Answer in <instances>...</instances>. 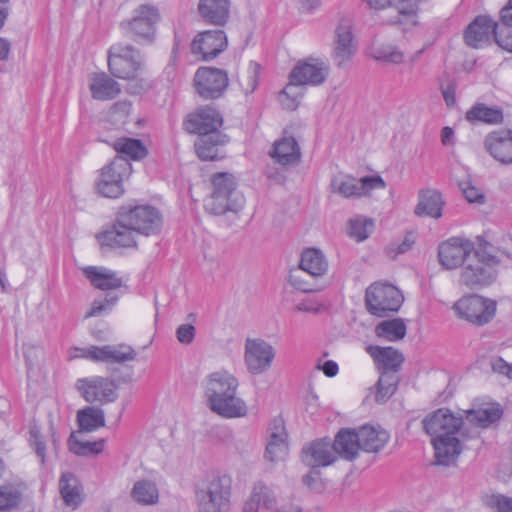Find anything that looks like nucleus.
Instances as JSON below:
<instances>
[{"mask_svg":"<svg viewBox=\"0 0 512 512\" xmlns=\"http://www.w3.org/2000/svg\"><path fill=\"white\" fill-rule=\"evenodd\" d=\"M132 166L123 156H116L101 171L95 188L98 194L106 198H119L124 194L123 183L129 178Z\"/></svg>","mask_w":512,"mask_h":512,"instance_id":"nucleus-4","label":"nucleus"},{"mask_svg":"<svg viewBox=\"0 0 512 512\" xmlns=\"http://www.w3.org/2000/svg\"><path fill=\"white\" fill-rule=\"evenodd\" d=\"M465 119L471 124H499L503 120L502 110L489 107L484 103H476L465 113Z\"/></svg>","mask_w":512,"mask_h":512,"instance_id":"nucleus-40","label":"nucleus"},{"mask_svg":"<svg viewBox=\"0 0 512 512\" xmlns=\"http://www.w3.org/2000/svg\"><path fill=\"white\" fill-rule=\"evenodd\" d=\"M195 327L192 324H182L176 330L177 340L185 345L193 342L195 338Z\"/></svg>","mask_w":512,"mask_h":512,"instance_id":"nucleus-60","label":"nucleus"},{"mask_svg":"<svg viewBox=\"0 0 512 512\" xmlns=\"http://www.w3.org/2000/svg\"><path fill=\"white\" fill-rule=\"evenodd\" d=\"M490 365L493 372L505 375L512 379V365L508 364L505 360L500 357H494L490 360Z\"/></svg>","mask_w":512,"mask_h":512,"instance_id":"nucleus-62","label":"nucleus"},{"mask_svg":"<svg viewBox=\"0 0 512 512\" xmlns=\"http://www.w3.org/2000/svg\"><path fill=\"white\" fill-rule=\"evenodd\" d=\"M75 387L89 403L105 405L114 402L118 398L117 385L109 377L91 376L81 378L76 381Z\"/></svg>","mask_w":512,"mask_h":512,"instance_id":"nucleus-9","label":"nucleus"},{"mask_svg":"<svg viewBox=\"0 0 512 512\" xmlns=\"http://www.w3.org/2000/svg\"><path fill=\"white\" fill-rule=\"evenodd\" d=\"M229 83L228 75L224 70L201 67L194 76V85L197 93L203 99H216L220 97Z\"/></svg>","mask_w":512,"mask_h":512,"instance_id":"nucleus-15","label":"nucleus"},{"mask_svg":"<svg viewBox=\"0 0 512 512\" xmlns=\"http://www.w3.org/2000/svg\"><path fill=\"white\" fill-rule=\"evenodd\" d=\"M260 65L256 62H249L248 66L238 74V83L244 94L249 95L258 86Z\"/></svg>","mask_w":512,"mask_h":512,"instance_id":"nucleus-48","label":"nucleus"},{"mask_svg":"<svg viewBox=\"0 0 512 512\" xmlns=\"http://www.w3.org/2000/svg\"><path fill=\"white\" fill-rule=\"evenodd\" d=\"M366 351L373 358L379 373L393 372L397 374L404 362L403 354L393 347L369 345L366 347Z\"/></svg>","mask_w":512,"mask_h":512,"instance_id":"nucleus-27","label":"nucleus"},{"mask_svg":"<svg viewBox=\"0 0 512 512\" xmlns=\"http://www.w3.org/2000/svg\"><path fill=\"white\" fill-rule=\"evenodd\" d=\"M89 89L92 97L100 101L114 99L121 92L119 83L104 72L90 76Z\"/></svg>","mask_w":512,"mask_h":512,"instance_id":"nucleus-31","label":"nucleus"},{"mask_svg":"<svg viewBox=\"0 0 512 512\" xmlns=\"http://www.w3.org/2000/svg\"><path fill=\"white\" fill-rule=\"evenodd\" d=\"M136 351L129 345H103L99 346L98 362L123 364L136 359Z\"/></svg>","mask_w":512,"mask_h":512,"instance_id":"nucleus-39","label":"nucleus"},{"mask_svg":"<svg viewBox=\"0 0 512 512\" xmlns=\"http://www.w3.org/2000/svg\"><path fill=\"white\" fill-rule=\"evenodd\" d=\"M206 405L224 419L246 417L248 406L238 395L239 380L227 370L210 373L203 382Z\"/></svg>","mask_w":512,"mask_h":512,"instance_id":"nucleus-1","label":"nucleus"},{"mask_svg":"<svg viewBox=\"0 0 512 512\" xmlns=\"http://www.w3.org/2000/svg\"><path fill=\"white\" fill-rule=\"evenodd\" d=\"M222 124L223 118L220 113L211 106H204L187 116L184 121V129L188 133L202 136L208 133H221L219 128Z\"/></svg>","mask_w":512,"mask_h":512,"instance_id":"nucleus-18","label":"nucleus"},{"mask_svg":"<svg viewBox=\"0 0 512 512\" xmlns=\"http://www.w3.org/2000/svg\"><path fill=\"white\" fill-rule=\"evenodd\" d=\"M244 205L243 196H230L222 194L220 190H213L211 196L205 202V209L214 215H222L226 212H238Z\"/></svg>","mask_w":512,"mask_h":512,"instance_id":"nucleus-34","label":"nucleus"},{"mask_svg":"<svg viewBox=\"0 0 512 512\" xmlns=\"http://www.w3.org/2000/svg\"><path fill=\"white\" fill-rule=\"evenodd\" d=\"M361 448L368 453H377L388 443L389 433L377 425H364L359 431Z\"/></svg>","mask_w":512,"mask_h":512,"instance_id":"nucleus-33","label":"nucleus"},{"mask_svg":"<svg viewBox=\"0 0 512 512\" xmlns=\"http://www.w3.org/2000/svg\"><path fill=\"white\" fill-rule=\"evenodd\" d=\"M120 212L129 221L137 234L151 236L158 234L162 227V215L153 206H121Z\"/></svg>","mask_w":512,"mask_h":512,"instance_id":"nucleus-10","label":"nucleus"},{"mask_svg":"<svg viewBox=\"0 0 512 512\" xmlns=\"http://www.w3.org/2000/svg\"><path fill=\"white\" fill-rule=\"evenodd\" d=\"M401 291L389 283L371 284L365 293V305L368 312L377 317H385L389 312H396L403 303Z\"/></svg>","mask_w":512,"mask_h":512,"instance_id":"nucleus-5","label":"nucleus"},{"mask_svg":"<svg viewBox=\"0 0 512 512\" xmlns=\"http://www.w3.org/2000/svg\"><path fill=\"white\" fill-rule=\"evenodd\" d=\"M131 497L139 504L154 505L159 500V491L153 481L139 480L133 485Z\"/></svg>","mask_w":512,"mask_h":512,"instance_id":"nucleus-44","label":"nucleus"},{"mask_svg":"<svg viewBox=\"0 0 512 512\" xmlns=\"http://www.w3.org/2000/svg\"><path fill=\"white\" fill-rule=\"evenodd\" d=\"M91 284L101 290H115L122 286V279L117 274L104 267L88 266L83 269Z\"/></svg>","mask_w":512,"mask_h":512,"instance_id":"nucleus-37","label":"nucleus"},{"mask_svg":"<svg viewBox=\"0 0 512 512\" xmlns=\"http://www.w3.org/2000/svg\"><path fill=\"white\" fill-rule=\"evenodd\" d=\"M365 3L375 10L388 8L397 12L392 21L397 24H415L416 0H364Z\"/></svg>","mask_w":512,"mask_h":512,"instance_id":"nucleus-26","label":"nucleus"},{"mask_svg":"<svg viewBox=\"0 0 512 512\" xmlns=\"http://www.w3.org/2000/svg\"><path fill=\"white\" fill-rule=\"evenodd\" d=\"M289 282L296 289L301 290L303 292H310L314 290V287L301 277L298 270L290 274Z\"/></svg>","mask_w":512,"mask_h":512,"instance_id":"nucleus-63","label":"nucleus"},{"mask_svg":"<svg viewBox=\"0 0 512 512\" xmlns=\"http://www.w3.org/2000/svg\"><path fill=\"white\" fill-rule=\"evenodd\" d=\"M374 230V222L365 217H356L349 221V235L357 241H364Z\"/></svg>","mask_w":512,"mask_h":512,"instance_id":"nucleus-51","label":"nucleus"},{"mask_svg":"<svg viewBox=\"0 0 512 512\" xmlns=\"http://www.w3.org/2000/svg\"><path fill=\"white\" fill-rule=\"evenodd\" d=\"M474 243L468 239L453 237L440 244L438 257L440 264L446 269H455L465 265L467 258L475 253Z\"/></svg>","mask_w":512,"mask_h":512,"instance_id":"nucleus-17","label":"nucleus"},{"mask_svg":"<svg viewBox=\"0 0 512 512\" xmlns=\"http://www.w3.org/2000/svg\"><path fill=\"white\" fill-rule=\"evenodd\" d=\"M459 436L431 439L436 465L451 466L456 463L463 451L462 441Z\"/></svg>","mask_w":512,"mask_h":512,"instance_id":"nucleus-25","label":"nucleus"},{"mask_svg":"<svg viewBox=\"0 0 512 512\" xmlns=\"http://www.w3.org/2000/svg\"><path fill=\"white\" fill-rule=\"evenodd\" d=\"M22 500L21 491L13 485L0 486V510L16 509Z\"/></svg>","mask_w":512,"mask_h":512,"instance_id":"nucleus-52","label":"nucleus"},{"mask_svg":"<svg viewBox=\"0 0 512 512\" xmlns=\"http://www.w3.org/2000/svg\"><path fill=\"white\" fill-rule=\"evenodd\" d=\"M422 424L431 439H435L460 435L463 419L456 416L449 409L441 408L427 415Z\"/></svg>","mask_w":512,"mask_h":512,"instance_id":"nucleus-13","label":"nucleus"},{"mask_svg":"<svg viewBox=\"0 0 512 512\" xmlns=\"http://www.w3.org/2000/svg\"><path fill=\"white\" fill-rule=\"evenodd\" d=\"M301 83L292 81L289 78V83L280 93V102L282 106L288 110H295L303 96V87Z\"/></svg>","mask_w":512,"mask_h":512,"instance_id":"nucleus-49","label":"nucleus"},{"mask_svg":"<svg viewBox=\"0 0 512 512\" xmlns=\"http://www.w3.org/2000/svg\"><path fill=\"white\" fill-rule=\"evenodd\" d=\"M276 350L261 338H247L244 344V363L248 373L261 375L267 372L275 359Z\"/></svg>","mask_w":512,"mask_h":512,"instance_id":"nucleus-8","label":"nucleus"},{"mask_svg":"<svg viewBox=\"0 0 512 512\" xmlns=\"http://www.w3.org/2000/svg\"><path fill=\"white\" fill-rule=\"evenodd\" d=\"M114 149L118 152L117 156H123L128 161L140 160L147 154L145 146L140 140L132 138H120L114 142Z\"/></svg>","mask_w":512,"mask_h":512,"instance_id":"nucleus-45","label":"nucleus"},{"mask_svg":"<svg viewBox=\"0 0 512 512\" xmlns=\"http://www.w3.org/2000/svg\"><path fill=\"white\" fill-rule=\"evenodd\" d=\"M494 258L485 260L478 251L467 258L463 266L460 281L468 288L489 285L495 278Z\"/></svg>","mask_w":512,"mask_h":512,"instance_id":"nucleus-11","label":"nucleus"},{"mask_svg":"<svg viewBox=\"0 0 512 512\" xmlns=\"http://www.w3.org/2000/svg\"><path fill=\"white\" fill-rule=\"evenodd\" d=\"M497 24L487 16H478L467 27L464 35L465 42L472 48H481L497 39Z\"/></svg>","mask_w":512,"mask_h":512,"instance_id":"nucleus-22","label":"nucleus"},{"mask_svg":"<svg viewBox=\"0 0 512 512\" xmlns=\"http://www.w3.org/2000/svg\"><path fill=\"white\" fill-rule=\"evenodd\" d=\"M108 67L114 77L129 82L127 89L132 94H140L150 87L143 77L142 56L132 46L113 45L108 51Z\"/></svg>","mask_w":512,"mask_h":512,"instance_id":"nucleus-2","label":"nucleus"},{"mask_svg":"<svg viewBox=\"0 0 512 512\" xmlns=\"http://www.w3.org/2000/svg\"><path fill=\"white\" fill-rule=\"evenodd\" d=\"M30 444L34 448L36 455L39 457L42 464L45 463L46 446L41 439V435L36 428L30 430Z\"/></svg>","mask_w":512,"mask_h":512,"instance_id":"nucleus-59","label":"nucleus"},{"mask_svg":"<svg viewBox=\"0 0 512 512\" xmlns=\"http://www.w3.org/2000/svg\"><path fill=\"white\" fill-rule=\"evenodd\" d=\"M445 202L439 191L435 189H421L418 192V202L414 214L418 217H431L439 219Z\"/></svg>","mask_w":512,"mask_h":512,"instance_id":"nucleus-29","label":"nucleus"},{"mask_svg":"<svg viewBox=\"0 0 512 512\" xmlns=\"http://www.w3.org/2000/svg\"><path fill=\"white\" fill-rule=\"evenodd\" d=\"M72 478L70 473H64L60 479L59 485L65 503L75 509L81 502V496L78 487L70 483V481L73 480Z\"/></svg>","mask_w":512,"mask_h":512,"instance_id":"nucleus-50","label":"nucleus"},{"mask_svg":"<svg viewBox=\"0 0 512 512\" xmlns=\"http://www.w3.org/2000/svg\"><path fill=\"white\" fill-rule=\"evenodd\" d=\"M228 142V137L222 133H208L198 136L195 150L203 161H213L219 158L221 148Z\"/></svg>","mask_w":512,"mask_h":512,"instance_id":"nucleus-32","label":"nucleus"},{"mask_svg":"<svg viewBox=\"0 0 512 512\" xmlns=\"http://www.w3.org/2000/svg\"><path fill=\"white\" fill-rule=\"evenodd\" d=\"M386 186L380 176H367L355 179L350 176H336L331 180V191L344 198H359L368 195L373 189H384Z\"/></svg>","mask_w":512,"mask_h":512,"instance_id":"nucleus-12","label":"nucleus"},{"mask_svg":"<svg viewBox=\"0 0 512 512\" xmlns=\"http://www.w3.org/2000/svg\"><path fill=\"white\" fill-rule=\"evenodd\" d=\"M352 29V20L349 18H341L335 28L332 59L338 67L350 62L357 51Z\"/></svg>","mask_w":512,"mask_h":512,"instance_id":"nucleus-14","label":"nucleus"},{"mask_svg":"<svg viewBox=\"0 0 512 512\" xmlns=\"http://www.w3.org/2000/svg\"><path fill=\"white\" fill-rule=\"evenodd\" d=\"M462 192L468 202L478 204L484 203L485 196L477 187L471 184H466L462 187Z\"/></svg>","mask_w":512,"mask_h":512,"instance_id":"nucleus-61","label":"nucleus"},{"mask_svg":"<svg viewBox=\"0 0 512 512\" xmlns=\"http://www.w3.org/2000/svg\"><path fill=\"white\" fill-rule=\"evenodd\" d=\"M299 268L302 272L317 278L327 272L328 262L319 249L308 248L302 252Z\"/></svg>","mask_w":512,"mask_h":512,"instance_id":"nucleus-38","label":"nucleus"},{"mask_svg":"<svg viewBox=\"0 0 512 512\" xmlns=\"http://www.w3.org/2000/svg\"><path fill=\"white\" fill-rule=\"evenodd\" d=\"M131 103L128 101H121L115 103L109 112L110 121L117 126H124L130 116Z\"/></svg>","mask_w":512,"mask_h":512,"instance_id":"nucleus-55","label":"nucleus"},{"mask_svg":"<svg viewBox=\"0 0 512 512\" xmlns=\"http://www.w3.org/2000/svg\"><path fill=\"white\" fill-rule=\"evenodd\" d=\"M125 216L118 209L115 221L111 227L99 234L98 238L102 245L113 248H133L137 246L136 236Z\"/></svg>","mask_w":512,"mask_h":512,"instance_id":"nucleus-16","label":"nucleus"},{"mask_svg":"<svg viewBox=\"0 0 512 512\" xmlns=\"http://www.w3.org/2000/svg\"><path fill=\"white\" fill-rule=\"evenodd\" d=\"M496 301L479 295H467L453 305L456 315L473 325L483 326L495 317Z\"/></svg>","mask_w":512,"mask_h":512,"instance_id":"nucleus-6","label":"nucleus"},{"mask_svg":"<svg viewBox=\"0 0 512 512\" xmlns=\"http://www.w3.org/2000/svg\"><path fill=\"white\" fill-rule=\"evenodd\" d=\"M482 502L487 509L497 512H512V497L502 494H486L482 496Z\"/></svg>","mask_w":512,"mask_h":512,"instance_id":"nucleus-54","label":"nucleus"},{"mask_svg":"<svg viewBox=\"0 0 512 512\" xmlns=\"http://www.w3.org/2000/svg\"><path fill=\"white\" fill-rule=\"evenodd\" d=\"M329 73L328 65L314 58L298 62L290 72L289 78L302 85L317 86L322 84Z\"/></svg>","mask_w":512,"mask_h":512,"instance_id":"nucleus-21","label":"nucleus"},{"mask_svg":"<svg viewBox=\"0 0 512 512\" xmlns=\"http://www.w3.org/2000/svg\"><path fill=\"white\" fill-rule=\"evenodd\" d=\"M496 42L503 49L512 52V31L509 28L501 31V33L497 35Z\"/></svg>","mask_w":512,"mask_h":512,"instance_id":"nucleus-64","label":"nucleus"},{"mask_svg":"<svg viewBox=\"0 0 512 512\" xmlns=\"http://www.w3.org/2000/svg\"><path fill=\"white\" fill-rule=\"evenodd\" d=\"M160 21L157 7L150 4L138 6L131 20L121 23L123 30L135 41L152 42L155 36V26Z\"/></svg>","mask_w":512,"mask_h":512,"instance_id":"nucleus-7","label":"nucleus"},{"mask_svg":"<svg viewBox=\"0 0 512 512\" xmlns=\"http://www.w3.org/2000/svg\"><path fill=\"white\" fill-rule=\"evenodd\" d=\"M198 10L206 22L223 26L229 18V0H200Z\"/></svg>","mask_w":512,"mask_h":512,"instance_id":"nucleus-36","label":"nucleus"},{"mask_svg":"<svg viewBox=\"0 0 512 512\" xmlns=\"http://www.w3.org/2000/svg\"><path fill=\"white\" fill-rule=\"evenodd\" d=\"M277 507L274 492L263 482H256L244 505V512H261Z\"/></svg>","mask_w":512,"mask_h":512,"instance_id":"nucleus-28","label":"nucleus"},{"mask_svg":"<svg viewBox=\"0 0 512 512\" xmlns=\"http://www.w3.org/2000/svg\"><path fill=\"white\" fill-rule=\"evenodd\" d=\"M373 57L376 60L394 64H399L404 60L403 52L391 45L376 48Z\"/></svg>","mask_w":512,"mask_h":512,"instance_id":"nucleus-56","label":"nucleus"},{"mask_svg":"<svg viewBox=\"0 0 512 512\" xmlns=\"http://www.w3.org/2000/svg\"><path fill=\"white\" fill-rule=\"evenodd\" d=\"M502 414L503 411L499 404H491L483 408L466 411V419L477 427L487 428L500 420Z\"/></svg>","mask_w":512,"mask_h":512,"instance_id":"nucleus-41","label":"nucleus"},{"mask_svg":"<svg viewBox=\"0 0 512 512\" xmlns=\"http://www.w3.org/2000/svg\"><path fill=\"white\" fill-rule=\"evenodd\" d=\"M70 359L84 358L93 362H98L99 346H88L83 348H74L70 353Z\"/></svg>","mask_w":512,"mask_h":512,"instance_id":"nucleus-58","label":"nucleus"},{"mask_svg":"<svg viewBox=\"0 0 512 512\" xmlns=\"http://www.w3.org/2000/svg\"><path fill=\"white\" fill-rule=\"evenodd\" d=\"M301 457L313 469L330 466L338 459L332 441L326 437L305 445Z\"/></svg>","mask_w":512,"mask_h":512,"instance_id":"nucleus-19","label":"nucleus"},{"mask_svg":"<svg viewBox=\"0 0 512 512\" xmlns=\"http://www.w3.org/2000/svg\"><path fill=\"white\" fill-rule=\"evenodd\" d=\"M80 431L92 432L105 426L104 411L96 406H87L77 413Z\"/></svg>","mask_w":512,"mask_h":512,"instance_id":"nucleus-42","label":"nucleus"},{"mask_svg":"<svg viewBox=\"0 0 512 512\" xmlns=\"http://www.w3.org/2000/svg\"><path fill=\"white\" fill-rule=\"evenodd\" d=\"M227 46V36L223 30H208L199 33L191 44V51L204 61L218 56Z\"/></svg>","mask_w":512,"mask_h":512,"instance_id":"nucleus-20","label":"nucleus"},{"mask_svg":"<svg viewBox=\"0 0 512 512\" xmlns=\"http://www.w3.org/2000/svg\"><path fill=\"white\" fill-rule=\"evenodd\" d=\"M69 450L78 456H95L100 454L105 446V440L98 441H82L78 439L76 433H72L68 439Z\"/></svg>","mask_w":512,"mask_h":512,"instance_id":"nucleus-46","label":"nucleus"},{"mask_svg":"<svg viewBox=\"0 0 512 512\" xmlns=\"http://www.w3.org/2000/svg\"><path fill=\"white\" fill-rule=\"evenodd\" d=\"M232 478L230 475L213 472L196 488L198 504L207 512H223L230 508Z\"/></svg>","mask_w":512,"mask_h":512,"instance_id":"nucleus-3","label":"nucleus"},{"mask_svg":"<svg viewBox=\"0 0 512 512\" xmlns=\"http://www.w3.org/2000/svg\"><path fill=\"white\" fill-rule=\"evenodd\" d=\"M332 443L337 458L340 457L347 461L355 460L359 451L362 450L358 432L350 428L340 429Z\"/></svg>","mask_w":512,"mask_h":512,"instance_id":"nucleus-30","label":"nucleus"},{"mask_svg":"<svg viewBox=\"0 0 512 512\" xmlns=\"http://www.w3.org/2000/svg\"><path fill=\"white\" fill-rule=\"evenodd\" d=\"M406 331V324L401 318L384 320L375 327L377 337L391 342L403 339L406 335Z\"/></svg>","mask_w":512,"mask_h":512,"instance_id":"nucleus-43","label":"nucleus"},{"mask_svg":"<svg viewBox=\"0 0 512 512\" xmlns=\"http://www.w3.org/2000/svg\"><path fill=\"white\" fill-rule=\"evenodd\" d=\"M270 155L277 163L286 166L298 163L301 157V152L295 138L285 135L274 143V147Z\"/></svg>","mask_w":512,"mask_h":512,"instance_id":"nucleus-35","label":"nucleus"},{"mask_svg":"<svg viewBox=\"0 0 512 512\" xmlns=\"http://www.w3.org/2000/svg\"><path fill=\"white\" fill-rule=\"evenodd\" d=\"M287 434L284 421L275 419L269 427V439L266 446L265 458L270 462H278L285 459L288 454Z\"/></svg>","mask_w":512,"mask_h":512,"instance_id":"nucleus-24","label":"nucleus"},{"mask_svg":"<svg viewBox=\"0 0 512 512\" xmlns=\"http://www.w3.org/2000/svg\"><path fill=\"white\" fill-rule=\"evenodd\" d=\"M213 190H220L222 194L230 196H242L236 190L235 178L232 174L226 172L216 173L212 177Z\"/></svg>","mask_w":512,"mask_h":512,"instance_id":"nucleus-53","label":"nucleus"},{"mask_svg":"<svg viewBox=\"0 0 512 512\" xmlns=\"http://www.w3.org/2000/svg\"><path fill=\"white\" fill-rule=\"evenodd\" d=\"M487 152L498 162L512 164V131L500 130L489 133L484 140Z\"/></svg>","mask_w":512,"mask_h":512,"instance_id":"nucleus-23","label":"nucleus"},{"mask_svg":"<svg viewBox=\"0 0 512 512\" xmlns=\"http://www.w3.org/2000/svg\"><path fill=\"white\" fill-rule=\"evenodd\" d=\"M399 377L393 372H381L376 384L375 400L385 403L396 391Z\"/></svg>","mask_w":512,"mask_h":512,"instance_id":"nucleus-47","label":"nucleus"},{"mask_svg":"<svg viewBox=\"0 0 512 512\" xmlns=\"http://www.w3.org/2000/svg\"><path fill=\"white\" fill-rule=\"evenodd\" d=\"M117 296L107 294L103 301H94L91 309L86 313L85 318L96 317L103 312L110 311L117 302Z\"/></svg>","mask_w":512,"mask_h":512,"instance_id":"nucleus-57","label":"nucleus"}]
</instances>
